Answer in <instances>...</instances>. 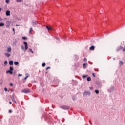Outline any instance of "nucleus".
<instances>
[{
    "instance_id": "obj_37",
    "label": "nucleus",
    "mask_w": 125,
    "mask_h": 125,
    "mask_svg": "<svg viewBox=\"0 0 125 125\" xmlns=\"http://www.w3.org/2000/svg\"><path fill=\"white\" fill-rule=\"evenodd\" d=\"M21 49L24 50V46L23 45L21 46Z\"/></svg>"
},
{
    "instance_id": "obj_25",
    "label": "nucleus",
    "mask_w": 125,
    "mask_h": 125,
    "mask_svg": "<svg viewBox=\"0 0 125 125\" xmlns=\"http://www.w3.org/2000/svg\"><path fill=\"white\" fill-rule=\"evenodd\" d=\"M120 64H121L120 66H122L124 64V62H123V61H120Z\"/></svg>"
},
{
    "instance_id": "obj_1",
    "label": "nucleus",
    "mask_w": 125,
    "mask_h": 125,
    "mask_svg": "<svg viewBox=\"0 0 125 125\" xmlns=\"http://www.w3.org/2000/svg\"><path fill=\"white\" fill-rule=\"evenodd\" d=\"M22 93H30L31 92V90L29 89H24L21 90Z\"/></svg>"
},
{
    "instance_id": "obj_18",
    "label": "nucleus",
    "mask_w": 125,
    "mask_h": 125,
    "mask_svg": "<svg viewBox=\"0 0 125 125\" xmlns=\"http://www.w3.org/2000/svg\"><path fill=\"white\" fill-rule=\"evenodd\" d=\"M17 2H22V0H16Z\"/></svg>"
},
{
    "instance_id": "obj_21",
    "label": "nucleus",
    "mask_w": 125,
    "mask_h": 125,
    "mask_svg": "<svg viewBox=\"0 0 125 125\" xmlns=\"http://www.w3.org/2000/svg\"><path fill=\"white\" fill-rule=\"evenodd\" d=\"M95 92L96 94H98V93H99V91L98 90H95Z\"/></svg>"
},
{
    "instance_id": "obj_47",
    "label": "nucleus",
    "mask_w": 125,
    "mask_h": 125,
    "mask_svg": "<svg viewBox=\"0 0 125 125\" xmlns=\"http://www.w3.org/2000/svg\"><path fill=\"white\" fill-rule=\"evenodd\" d=\"M9 103H10V104H12V102H9Z\"/></svg>"
},
{
    "instance_id": "obj_49",
    "label": "nucleus",
    "mask_w": 125,
    "mask_h": 125,
    "mask_svg": "<svg viewBox=\"0 0 125 125\" xmlns=\"http://www.w3.org/2000/svg\"><path fill=\"white\" fill-rule=\"evenodd\" d=\"M114 60H115V59H116L115 58H113Z\"/></svg>"
},
{
    "instance_id": "obj_28",
    "label": "nucleus",
    "mask_w": 125,
    "mask_h": 125,
    "mask_svg": "<svg viewBox=\"0 0 125 125\" xmlns=\"http://www.w3.org/2000/svg\"><path fill=\"white\" fill-rule=\"evenodd\" d=\"M13 31L14 32L13 35H15V29L14 28H13Z\"/></svg>"
},
{
    "instance_id": "obj_8",
    "label": "nucleus",
    "mask_w": 125,
    "mask_h": 125,
    "mask_svg": "<svg viewBox=\"0 0 125 125\" xmlns=\"http://www.w3.org/2000/svg\"><path fill=\"white\" fill-rule=\"evenodd\" d=\"M90 50H94L95 49V46H92L89 48Z\"/></svg>"
},
{
    "instance_id": "obj_12",
    "label": "nucleus",
    "mask_w": 125,
    "mask_h": 125,
    "mask_svg": "<svg viewBox=\"0 0 125 125\" xmlns=\"http://www.w3.org/2000/svg\"><path fill=\"white\" fill-rule=\"evenodd\" d=\"M86 65H87V63H84L83 64V69H86Z\"/></svg>"
},
{
    "instance_id": "obj_40",
    "label": "nucleus",
    "mask_w": 125,
    "mask_h": 125,
    "mask_svg": "<svg viewBox=\"0 0 125 125\" xmlns=\"http://www.w3.org/2000/svg\"><path fill=\"white\" fill-rule=\"evenodd\" d=\"M123 52H125V48H124L123 49Z\"/></svg>"
},
{
    "instance_id": "obj_6",
    "label": "nucleus",
    "mask_w": 125,
    "mask_h": 125,
    "mask_svg": "<svg viewBox=\"0 0 125 125\" xmlns=\"http://www.w3.org/2000/svg\"><path fill=\"white\" fill-rule=\"evenodd\" d=\"M46 29H47V30L48 31H50L51 30H53V28H52V27H51V26H46Z\"/></svg>"
},
{
    "instance_id": "obj_27",
    "label": "nucleus",
    "mask_w": 125,
    "mask_h": 125,
    "mask_svg": "<svg viewBox=\"0 0 125 125\" xmlns=\"http://www.w3.org/2000/svg\"><path fill=\"white\" fill-rule=\"evenodd\" d=\"M32 31H33V28L31 27L30 28V31H29L30 34H31V32H32Z\"/></svg>"
},
{
    "instance_id": "obj_11",
    "label": "nucleus",
    "mask_w": 125,
    "mask_h": 125,
    "mask_svg": "<svg viewBox=\"0 0 125 125\" xmlns=\"http://www.w3.org/2000/svg\"><path fill=\"white\" fill-rule=\"evenodd\" d=\"M9 65L13 66V61H10L9 62Z\"/></svg>"
},
{
    "instance_id": "obj_45",
    "label": "nucleus",
    "mask_w": 125,
    "mask_h": 125,
    "mask_svg": "<svg viewBox=\"0 0 125 125\" xmlns=\"http://www.w3.org/2000/svg\"><path fill=\"white\" fill-rule=\"evenodd\" d=\"M2 9H1V8H0V11H1Z\"/></svg>"
},
{
    "instance_id": "obj_3",
    "label": "nucleus",
    "mask_w": 125,
    "mask_h": 125,
    "mask_svg": "<svg viewBox=\"0 0 125 125\" xmlns=\"http://www.w3.org/2000/svg\"><path fill=\"white\" fill-rule=\"evenodd\" d=\"M23 44L25 45V50H27V49H28V43L26 42H23Z\"/></svg>"
},
{
    "instance_id": "obj_38",
    "label": "nucleus",
    "mask_w": 125,
    "mask_h": 125,
    "mask_svg": "<svg viewBox=\"0 0 125 125\" xmlns=\"http://www.w3.org/2000/svg\"><path fill=\"white\" fill-rule=\"evenodd\" d=\"M19 77H22V74H18Z\"/></svg>"
},
{
    "instance_id": "obj_9",
    "label": "nucleus",
    "mask_w": 125,
    "mask_h": 125,
    "mask_svg": "<svg viewBox=\"0 0 125 125\" xmlns=\"http://www.w3.org/2000/svg\"><path fill=\"white\" fill-rule=\"evenodd\" d=\"M8 73L10 74V75H12V74H13V72H12V71L9 70L6 71L7 74H8Z\"/></svg>"
},
{
    "instance_id": "obj_10",
    "label": "nucleus",
    "mask_w": 125,
    "mask_h": 125,
    "mask_svg": "<svg viewBox=\"0 0 125 125\" xmlns=\"http://www.w3.org/2000/svg\"><path fill=\"white\" fill-rule=\"evenodd\" d=\"M37 24H38V21H35L32 22L33 26H36V25H37Z\"/></svg>"
},
{
    "instance_id": "obj_16",
    "label": "nucleus",
    "mask_w": 125,
    "mask_h": 125,
    "mask_svg": "<svg viewBox=\"0 0 125 125\" xmlns=\"http://www.w3.org/2000/svg\"><path fill=\"white\" fill-rule=\"evenodd\" d=\"M12 101H13V102H14V103H16V101H15V99H14V97L12 98Z\"/></svg>"
},
{
    "instance_id": "obj_29",
    "label": "nucleus",
    "mask_w": 125,
    "mask_h": 125,
    "mask_svg": "<svg viewBox=\"0 0 125 125\" xmlns=\"http://www.w3.org/2000/svg\"><path fill=\"white\" fill-rule=\"evenodd\" d=\"M46 64H45V63H42V66H43V67H45V65H46Z\"/></svg>"
},
{
    "instance_id": "obj_34",
    "label": "nucleus",
    "mask_w": 125,
    "mask_h": 125,
    "mask_svg": "<svg viewBox=\"0 0 125 125\" xmlns=\"http://www.w3.org/2000/svg\"><path fill=\"white\" fill-rule=\"evenodd\" d=\"M92 76H93V77H94V78H95V74L94 73H92Z\"/></svg>"
},
{
    "instance_id": "obj_19",
    "label": "nucleus",
    "mask_w": 125,
    "mask_h": 125,
    "mask_svg": "<svg viewBox=\"0 0 125 125\" xmlns=\"http://www.w3.org/2000/svg\"><path fill=\"white\" fill-rule=\"evenodd\" d=\"M87 77H88V75H83L82 77L83 79H85V78H87Z\"/></svg>"
},
{
    "instance_id": "obj_2",
    "label": "nucleus",
    "mask_w": 125,
    "mask_h": 125,
    "mask_svg": "<svg viewBox=\"0 0 125 125\" xmlns=\"http://www.w3.org/2000/svg\"><path fill=\"white\" fill-rule=\"evenodd\" d=\"M60 108H61V109H63V110H69V109H70V107L66 105L60 106Z\"/></svg>"
},
{
    "instance_id": "obj_15",
    "label": "nucleus",
    "mask_w": 125,
    "mask_h": 125,
    "mask_svg": "<svg viewBox=\"0 0 125 125\" xmlns=\"http://www.w3.org/2000/svg\"><path fill=\"white\" fill-rule=\"evenodd\" d=\"M87 81L88 82H90V81H91V78H90V77H89L87 78Z\"/></svg>"
},
{
    "instance_id": "obj_39",
    "label": "nucleus",
    "mask_w": 125,
    "mask_h": 125,
    "mask_svg": "<svg viewBox=\"0 0 125 125\" xmlns=\"http://www.w3.org/2000/svg\"><path fill=\"white\" fill-rule=\"evenodd\" d=\"M2 21V19L1 18H0V22H1Z\"/></svg>"
},
{
    "instance_id": "obj_31",
    "label": "nucleus",
    "mask_w": 125,
    "mask_h": 125,
    "mask_svg": "<svg viewBox=\"0 0 125 125\" xmlns=\"http://www.w3.org/2000/svg\"><path fill=\"white\" fill-rule=\"evenodd\" d=\"M23 40H27V38L26 37H22Z\"/></svg>"
},
{
    "instance_id": "obj_46",
    "label": "nucleus",
    "mask_w": 125,
    "mask_h": 125,
    "mask_svg": "<svg viewBox=\"0 0 125 125\" xmlns=\"http://www.w3.org/2000/svg\"><path fill=\"white\" fill-rule=\"evenodd\" d=\"M1 83L2 84V82H3V81H2V80H1Z\"/></svg>"
},
{
    "instance_id": "obj_26",
    "label": "nucleus",
    "mask_w": 125,
    "mask_h": 125,
    "mask_svg": "<svg viewBox=\"0 0 125 125\" xmlns=\"http://www.w3.org/2000/svg\"><path fill=\"white\" fill-rule=\"evenodd\" d=\"M4 64L5 66H6V65H7V61H5Z\"/></svg>"
},
{
    "instance_id": "obj_7",
    "label": "nucleus",
    "mask_w": 125,
    "mask_h": 125,
    "mask_svg": "<svg viewBox=\"0 0 125 125\" xmlns=\"http://www.w3.org/2000/svg\"><path fill=\"white\" fill-rule=\"evenodd\" d=\"M6 16H10V11L7 10L6 11Z\"/></svg>"
},
{
    "instance_id": "obj_30",
    "label": "nucleus",
    "mask_w": 125,
    "mask_h": 125,
    "mask_svg": "<svg viewBox=\"0 0 125 125\" xmlns=\"http://www.w3.org/2000/svg\"><path fill=\"white\" fill-rule=\"evenodd\" d=\"M83 61H84L85 62H86V61H87V59H86V58H84V59H83Z\"/></svg>"
},
{
    "instance_id": "obj_33",
    "label": "nucleus",
    "mask_w": 125,
    "mask_h": 125,
    "mask_svg": "<svg viewBox=\"0 0 125 125\" xmlns=\"http://www.w3.org/2000/svg\"><path fill=\"white\" fill-rule=\"evenodd\" d=\"M29 77V76H26L24 78V80H27V79H28V77Z\"/></svg>"
},
{
    "instance_id": "obj_43",
    "label": "nucleus",
    "mask_w": 125,
    "mask_h": 125,
    "mask_svg": "<svg viewBox=\"0 0 125 125\" xmlns=\"http://www.w3.org/2000/svg\"><path fill=\"white\" fill-rule=\"evenodd\" d=\"M4 90H5V91H7V88H4Z\"/></svg>"
},
{
    "instance_id": "obj_24",
    "label": "nucleus",
    "mask_w": 125,
    "mask_h": 125,
    "mask_svg": "<svg viewBox=\"0 0 125 125\" xmlns=\"http://www.w3.org/2000/svg\"><path fill=\"white\" fill-rule=\"evenodd\" d=\"M10 71H13V67L10 66Z\"/></svg>"
},
{
    "instance_id": "obj_13",
    "label": "nucleus",
    "mask_w": 125,
    "mask_h": 125,
    "mask_svg": "<svg viewBox=\"0 0 125 125\" xmlns=\"http://www.w3.org/2000/svg\"><path fill=\"white\" fill-rule=\"evenodd\" d=\"M5 56H6V57H9V56H10L11 55L9 53H6L5 54Z\"/></svg>"
},
{
    "instance_id": "obj_32",
    "label": "nucleus",
    "mask_w": 125,
    "mask_h": 125,
    "mask_svg": "<svg viewBox=\"0 0 125 125\" xmlns=\"http://www.w3.org/2000/svg\"><path fill=\"white\" fill-rule=\"evenodd\" d=\"M29 51L32 52V53H34V51H33V50H32V49H30Z\"/></svg>"
},
{
    "instance_id": "obj_35",
    "label": "nucleus",
    "mask_w": 125,
    "mask_h": 125,
    "mask_svg": "<svg viewBox=\"0 0 125 125\" xmlns=\"http://www.w3.org/2000/svg\"><path fill=\"white\" fill-rule=\"evenodd\" d=\"M10 86H13V84L12 83H10Z\"/></svg>"
},
{
    "instance_id": "obj_17",
    "label": "nucleus",
    "mask_w": 125,
    "mask_h": 125,
    "mask_svg": "<svg viewBox=\"0 0 125 125\" xmlns=\"http://www.w3.org/2000/svg\"><path fill=\"white\" fill-rule=\"evenodd\" d=\"M3 26H4V23L1 22L0 23V27H3Z\"/></svg>"
},
{
    "instance_id": "obj_36",
    "label": "nucleus",
    "mask_w": 125,
    "mask_h": 125,
    "mask_svg": "<svg viewBox=\"0 0 125 125\" xmlns=\"http://www.w3.org/2000/svg\"><path fill=\"white\" fill-rule=\"evenodd\" d=\"M9 113H12V111L11 110V109L9 110Z\"/></svg>"
},
{
    "instance_id": "obj_5",
    "label": "nucleus",
    "mask_w": 125,
    "mask_h": 125,
    "mask_svg": "<svg viewBox=\"0 0 125 125\" xmlns=\"http://www.w3.org/2000/svg\"><path fill=\"white\" fill-rule=\"evenodd\" d=\"M108 92H113V91H114V87L113 86H112L111 87H110L108 90Z\"/></svg>"
},
{
    "instance_id": "obj_48",
    "label": "nucleus",
    "mask_w": 125,
    "mask_h": 125,
    "mask_svg": "<svg viewBox=\"0 0 125 125\" xmlns=\"http://www.w3.org/2000/svg\"><path fill=\"white\" fill-rule=\"evenodd\" d=\"M16 27H18V26H19V25H16Z\"/></svg>"
},
{
    "instance_id": "obj_44",
    "label": "nucleus",
    "mask_w": 125,
    "mask_h": 125,
    "mask_svg": "<svg viewBox=\"0 0 125 125\" xmlns=\"http://www.w3.org/2000/svg\"><path fill=\"white\" fill-rule=\"evenodd\" d=\"M72 99H73V100H74V101H75V100H76V98H75L74 97L72 98Z\"/></svg>"
},
{
    "instance_id": "obj_42",
    "label": "nucleus",
    "mask_w": 125,
    "mask_h": 125,
    "mask_svg": "<svg viewBox=\"0 0 125 125\" xmlns=\"http://www.w3.org/2000/svg\"><path fill=\"white\" fill-rule=\"evenodd\" d=\"M48 69H50V67H48L46 68L47 70H48Z\"/></svg>"
},
{
    "instance_id": "obj_4",
    "label": "nucleus",
    "mask_w": 125,
    "mask_h": 125,
    "mask_svg": "<svg viewBox=\"0 0 125 125\" xmlns=\"http://www.w3.org/2000/svg\"><path fill=\"white\" fill-rule=\"evenodd\" d=\"M83 94L85 95H90V92L87 91H85L83 93Z\"/></svg>"
},
{
    "instance_id": "obj_14",
    "label": "nucleus",
    "mask_w": 125,
    "mask_h": 125,
    "mask_svg": "<svg viewBox=\"0 0 125 125\" xmlns=\"http://www.w3.org/2000/svg\"><path fill=\"white\" fill-rule=\"evenodd\" d=\"M7 52H11V47L8 48Z\"/></svg>"
},
{
    "instance_id": "obj_22",
    "label": "nucleus",
    "mask_w": 125,
    "mask_h": 125,
    "mask_svg": "<svg viewBox=\"0 0 125 125\" xmlns=\"http://www.w3.org/2000/svg\"><path fill=\"white\" fill-rule=\"evenodd\" d=\"M18 64H19L18 62H14V64L15 65H18Z\"/></svg>"
},
{
    "instance_id": "obj_20",
    "label": "nucleus",
    "mask_w": 125,
    "mask_h": 125,
    "mask_svg": "<svg viewBox=\"0 0 125 125\" xmlns=\"http://www.w3.org/2000/svg\"><path fill=\"white\" fill-rule=\"evenodd\" d=\"M5 2L6 3H9L10 2V0H6Z\"/></svg>"
},
{
    "instance_id": "obj_41",
    "label": "nucleus",
    "mask_w": 125,
    "mask_h": 125,
    "mask_svg": "<svg viewBox=\"0 0 125 125\" xmlns=\"http://www.w3.org/2000/svg\"><path fill=\"white\" fill-rule=\"evenodd\" d=\"M90 90H92V89H93V88L92 87H90Z\"/></svg>"
},
{
    "instance_id": "obj_23",
    "label": "nucleus",
    "mask_w": 125,
    "mask_h": 125,
    "mask_svg": "<svg viewBox=\"0 0 125 125\" xmlns=\"http://www.w3.org/2000/svg\"><path fill=\"white\" fill-rule=\"evenodd\" d=\"M123 49V47L120 46V47H119V49H118L117 50V51H119V50H121V49Z\"/></svg>"
}]
</instances>
